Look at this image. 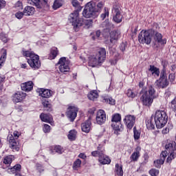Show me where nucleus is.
Instances as JSON below:
<instances>
[{"instance_id": "f257e3e1", "label": "nucleus", "mask_w": 176, "mask_h": 176, "mask_svg": "<svg viewBox=\"0 0 176 176\" xmlns=\"http://www.w3.org/2000/svg\"><path fill=\"white\" fill-rule=\"evenodd\" d=\"M104 5L105 3L103 1L96 3L95 1H91L86 3L82 11V16L85 19H97L98 14H100L101 10L104 8Z\"/></svg>"}, {"instance_id": "f03ea898", "label": "nucleus", "mask_w": 176, "mask_h": 176, "mask_svg": "<svg viewBox=\"0 0 176 176\" xmlns=\"http://www.w3.org/2000/svg\"><path fill=\"white\" fill-rule=\"evenodd\" d=\"M69 20L74 27V30L76 32H78L80 30V27L89 30L91 27H93V19H85L83 18H79V11H74L69 16Z\"/></svg>"}, {"instance_id": "7ed1b4c3", "label": "nucleus", "mask_w": 176, "mask_h": 176, "mask_svg": "<svg viewBox=\"0 0 176 176\" xmlns=\"http://www.w3.org/2000/svg\"><path fill=\"white\" fill-rule=\"evenodd\" d=\"M21 53L26 58L27 63L32 69L36 70L41 68V60L38 54L33 51L26 50L25 48H22Z\"/></svg>"}, {"instance_id": "20e7f679", "label": "nucleus", "mask_w": 176, "mask_h": 176, "mask_svg": "<svg viewBox=\"0 0 176 176\" xmlns=\"http://www.w3.org/2000/svg\"><path fill=\"white\" fill-rule=\"evenodd\" d=\"M107 58V50L105 48H100L96 54L89 56L88 65L89 67H97L102 64Z\"/></svg>"}, {"instance_id": "39448f33", "label": "nucleus", "mask_w": 176, "mask_h": 176, "mask_svg": "<svg viewBox=\"0 0 176 176\" xmlns=\"http://www.w3.org/2000/svg\"><path fill=\"white\" fill-rule=\"evenodd\" d=\"M154 118V122L157 129H162L167 124L168 120V116L167 113L163 110H158L155 112Z\"/></svg>"}, {"instance_id": "423d86ee", "label": "nucleus", "mask_w": 176, "mask_h": 176, "mask_svg": "<svg viewBox=\"0 0 176 176\" xmlns=\"http://www.w3.org/2000/svg\"><path fill=\"white\" fill-rule=\"evenodd\" d=\"M28 3L32 6H36L38 12H47L50 9L48 0H28Z\"/></svg>"}, {"instance_id": "0eeeda50", "label": "nucleus", "mask_w": 176, "mask_h": 176, "mask_svg": "<svg viewBox=\"0 0 176 176\" xmlns=\"http://www.w3.org/2000/svg\"><path fill=\"white\" fill-rule=\"evenodd\" d=\"M20 137V133L19 131H14L13 135L9 134L7 140L9 142L10 149H12L13 152H19L20 147L19 146V142L16 140Z\"/></svg>"}, {"instance_id": "6e6552de", "label": "nucleus", "mask_w": 176, "mask_h": 176, "mask_svg": "<svg viewBox=\"0 0 176 176\" xmlns=\"http://www.w3.org/2000/svg\"><path fill=\"white\" fill-rule=\"evenodd\" d=\"M140 94V101L142 102L143 105H145L146 107H151L153 102V99L148 94V90L146 88H143Z\"/></svg>"}, {"instance_id": "1a4fd4ad", "label": "nucleus", "mask_w": 176, "mask_h": 176, "mask_svg": "<svg viewBox=\"0 0 176 176\" xmlns=\"http://www.w3.org/2000/svg\"><path fill=\"white\" fill-rule=\"evenodd\" d=\"M58 64L59 65V70L62 74L67 75V72H69L71 68H69V60H67L66 57H61Z\"/></svg>"}, {"instance_id": "9d476101", "label": "nucleus", "mask_w": 176, "mask_h": 176, "mask_svg": "<svg viewBox=\"0 0 176 176\" xmlns=\"http://www.w3.org/2000/svg\"><path fill=\"white\" fill-rule=\"evenodd\" d=\"M112 13L113 21H114V23H117V24H119V23H122L123 15L122 14V12L120 11V6H119V5H113Z\"/></svg>"}, {"instance_id": "9b49d317", "label": "nucleus", "mask_w": 176, "mask_h": 176, "mask_svg": "<svg viewBox=\"0 0 176 176\" xmlns=\"http://www.w3.org/2000/svg\"><path fill=\"white\" fill-rule=\"evenodd\" d=\"M165 148L166 151H168V153L170 154V155L168 157L166 160L167 163H170L171 160L175 159L176 154L174 152L176 150L175 143L173 142H168L165 145Z\"/></svg>"}, {"instance_id": "f8f14e48", "label": "nucleus", "mask_w": 176, "mask_h": 176, "mask_svg": "<svg viewBox=\"0 0 176 176\" xmlns=\"http://www.w3.org/2000/svg\"><path fill=\"white\" fill-rule=\"evenodd\" d=\"M138 41L140 43L151 45V42H152V38L151 37V33H149V31L142 30L140 32L138 36Z\"/></svg>"}, {"instance_id": "ddd939ff", "label": "nucleus", "mask_w": 176, "mask_h": 176, "mask_svg": "<svg viewBox=\"0 0 176 176\" xmlns=\"http://www.w3.org/2000/svg\"><path fill=\"white\" fill-rule=\"evenodd\" d=\"M155 86L159 89H165L168 86V81L167 80V74L162 71L160 74V78L155 82Z\"/></svg>"}, {"instance_id": "4468645a", "label": "nucleus", "mask_w": 176, "mask_h": 176, "mask_svg": "<svg viewBox=\"0 0 176 176\" xmlns=\"http://www.w3.org/2000/svg\"><path fill=\"white\" fill-rule=\"evenodd\" d=\"M36 91V93H38L39 97H42V98H45L44 100H47V98H50V97H53L55 93L51 89H45V88H37Z\"/></svg>"}, {"instance_id": "2eb2a0df", "label": "nucleus", "mask_w": 176, "mask_h": 176, "mask_svg": "<svg viewBox=\"0 0 176 176\" xmlns=\"http://www.w3.org/2000/svg\"><path fill=\"white\" fill-rule=\"evenodd\" d=\"M27 97V94L21 91H17L14 94H12L11 98L12 101L14 102V104H17L19 102H23L25 100Z\"/></svg>"}, {"instance_id": "dca6fc26", "label": "nucleus", "mask_w": 176, "mask_h": 176, "mask_svg": "<svg viewBox=\"0 0 176 176\" xmlns=\"http://www.w3.org/2000/svg\"><path fill=\"white\" fill-rule=\"evenodd\" d=\"M124 124L126 126L127 129L131 130L134 127L135 124V116L132 115H127L124 118Z\"/></svg>"}, {"instance_id": "f3484780", "label": "nucleus", "mask_w": 176, "mask_h": 176, "mask_svg": "<svg viewBox=\"0 0 176 176\" xmlns=\"http://www.w3.org/2000/svg\"><path fill=\"white\" fill-rule=\"evenodd\" d=\"M96 123L98 124H104L105 122H107V113L104 110H99L96 113Z\"/></svg>"}, {"instance_id": "a211bd4d", "label": "nucleus", "mask_w": 176, "mask_h": 176, "mask_svg": "<svg viewBox=\"0 0 176 176\" xmlns=\"http://www.w3.org/2000/svg\"><path fill=\"white\" fill-rule=\"evenodd\" d=\"M66 115L71 122H74L78 115V109L74 106H70L66 112Z\"/></svg>"}, {"instance_id": "6ab92c4d", "label": "nucleus", "mask_w": 176, "mask_h": 176, "mask_svg": "<svg viewBox=\"0 0 176 176\" xmlns=\"http://www.w3.org/2000/svg\"><path fill=\"white\" fill-rule=\"evenodd\" d=\"M81 130L83 133H90V130H91V118H88L81 124Z\"/></svg>"}, {"instance_id": "aec40b11", "label": "nucleus", "mask_w": 176, "mask_h": 176, "mask_svg": "<svg viewBox=\"0 0 176 176\" xmlns=\"http://www.w3.org/2000/svg\"><path fill=\"white\" fill-rule=\"evenodd\" d=\"M111 127L113 129L112 132L116 135H120V133L123 131V125L121 122L111 123Z\"/></svg>"}, {"instance_id": "412c9836", "label": "nucleus", "mask_w": 176, "mask_h": 176, "mask_svg": "<svg viewBox=\"0 0 176 176\" xmlns=\"http://www.w3.org/2000/svg\"><path fill=\"white\" fill-rule=\"evenodd\" d=\"M41 104L45 112H53V104L50 103L49 99H42Z\"/></svg>"}, {"instance_id": "4be33fe9", "label": "nucleus", "mask_w": 176, "mask_h": 176, "mask_svg": "<svg viewBox=\"0 0 176 176\" xmlns=\"http://www.w3.org/2000/svg\"><path fill=\"white\" fill-rule=\"evenodd\" d=\"M11 174H14V176H23L21 175V165L16 164L14 166L8 168Z\"/></svg>"}, {"instance_id": "5701e85b", "label": "nucleus", "mask_w": 176, "mask_h": 176, "mask_svg": "<svg viewBox=\"0 0 176 176\" xmlns=\"http://www.w3.org/2000/svg\"><path fill=\"white\" fill-rule=\"evenodd\" d=\"M21 89L22 91H32L34 89V82L32 81H28L21 84Z\"/></svg>"}, {"instance_id": "b1692460", "label": "nucleus", "mask_w": 176, "mask_h": 176, "mask_svg": "<svg viewBox=\"0 0 176 176\" xmlns=\"http://www.w3.org/2000/svg\"><path fill=\"white\" fill-rule=\"evenodd\" d=\"M50 152H51L52 155H54V153L63 155V153H64V148L60 145L51 146L50 147Z\"/></svg>"}, {"instance_id": "393cba45", "label": "nucleus", "mask_w": 176, "mask_h": 176, "mask_svg": "<svg viewBox=\"0 0 176 176\" xmlns=\"http://www.w3.org/2000/svg\"><path fill=\"white\" fill-rule=\"evenodd\" d=\"M140 152H141V147L137 146L135 148L134 152L132 153V155L130 157L131 162H137L138 159H140V156H141Z\"/></svg>"}, {"instance_id": "a878e982", "label": "nucleus", "mask_w": 176, "mask_h": 176, "mask_svg": "<svg viewBox=\"0 0 176 176\" xmlns=\"http://www.w3.org/2000/svg\"><path fill=\"white\" fill-rule=\"evenodd\" d=\"M119 38H120V32L119 30H114L111 32V43L116 45V43H118V41L119 40Z\"/></svg>"}, {"instance_id": "bb28decb", "label": "nucleus", "mask_w": 176, "mask_h": 176, "mask_svg": "<svg viewBox=\"0 0 176 176\" xmlns=\"http://www.w3.org/2000/svg\"><path fill=\"white\" fill-rule=\"evenodd\" d=\"M154 40L160 45H166L167 43V39L163 38V36L159 32L155 33Z\"/></svg>"}, {"instance_id": "cd10ccee", "label": "nucleus", "mask_w": 176, "mask_h": 176, "mask_svg": "<svg viewBox=\"0 0 176 176\" xmlns=\"http://www.w3.org/2000/svg\"><path fill=\"white\" fill-rule=\"evenodd\" d=\"M104 25H105V28L102 30V35L104 38H108L111 35V23L104 22Z\"/></svg>"}, {"instance_id": "c85d7f7f", "label": "nucleus", "mask_w": 176, "mask_h": 176, "mask_svg": "<svg viewBox=\"0 0 176 176\" xmlns=\"http://www.w3.org/2000/svg\"><path fill=\"white\" fill-rule=\"evenodd\" d=\"M15 159L16 157H14V155H9L4 157V158L3 159V164H6V166H8V167H10V166L13 162V160H14Z\"/></svg>"}, {"instance_id": "c756f323", "label": "nucleus", "mask_w": 176, "mask_h": 176, "mask_svg": "<svg viewBox=\"0 0 176 176\" xmlns=\"http://www.w3.org/2000/svg\"><path fill=\"white\" fill-rule=\"evenodd\" d=\"M25 16H33L35 13V8L31 6H27L23 9Z\"/></svg>"}, {"instance_id": "7c9ffc66", "label": "nucleus", "mask_w": 176, "mask_h": 176, "mask_svg": "<svg viewBox=\"0 0 176 176\" xmlns=\"http://www.w3.org/2000/svg\"><path fill=\"white\" fill-rule=\"evenodd\" d=\"M58 54V48H57V47H52L50 50V53L48 56L49 60H54Z\"/></svg>"}, {"instance_id": "2f4dec72", "label": "nucleus", "mask_w": 176, "mask_h": 176, "mask_svg": "<svg viewBox=\"0 0 176 176\" xmlns=\"http://www.w3.org/2000/svg\"><path fill=\"white\" fill-rule=\"evenodd\" d=\"M40 119L42 122H45V123H52V120H53L52 116L45 113H41Z\"/></svg>"}, {"instance_id": "473e14b6", "label": "nucleus", "mask_w": 176, "mask_h": 176, "mask_svg": "<svg viewBox=\"0 0 176 176\" xmlns=\"http://www.w3.org/2000/svg\"><path fill=\"white\" fill-rule=\"evenodd\" d=\"M98 162L100 164H109V163H111V159L105 156L104 154H102L98 158Z\"/></svg>"}, {"instance_id": "72a5a7b5", "label": "nucleus", "mask_w": 176, "mask_h": 176, "mask_svg": "<svg viewBox=\"0 0 176 176\" xmlns=\"http://www.w3.org/2000/svg\"><path fill=\"white\" fill-rule=\"evenodd\" d=\"M123 166L122 164H116L115 169V176H123Z\"/></svg>"}, {"instance_id": "f704fd0d", "label": "nucleus", "mask_w": 176, "mask_h": 176, "mask_svg": "<svg viewBox=\"0 0 176 176\" xmlns=\"http://www.w3.org/2000/svg\"><path fill=\"white\" fill-rule=\"evenodd\" d=\"M98 92L97 90H92L87 94V98L91 101H94L96 99H97L98 97H99Z\"/></svg>"}, {"instance_id": "c9c22d12", "label": "nucleus", "mask_w": 176, "mask_h": 176, "mask_svg": "<svg viewBox=\"0 0 176 176\" xmlns=\"http://www.w3.org/2000/svg\"><path fill=\"white\" fill-rule=\"evenodd\" d=\"M147 93H148V96L151 97L153 100L157 98V95H156V89H155V88L151 85L148 86Z\"/></svg>"}, {"instance_id": "e433bc0d", "label": "nucleus", "mask_w": 176, "mask_h": 176, "mask_svg": "<svg viewBox=\"0 0 176 176\" xmlns=\"http://www.w3.org/2000/svg\"><path fill=\"white\" fill-rule=\"evenodd\" d=\"M78 134V131L75 129L70 130L69 131V134L67 135V138L69 141H75L76 140V135Z\"/></svg>"}, {"instance_id": "4c0bfd02", "label": "nucleus", "mask_w": 176, "mask_h": 176, "mask_svg": "<svg viewBox=\"0 0 176 176\" xmlns=\"http://www.w3.org/2000/svg\"><path fill=\"white\" fill-rule=\"evenodd\" d=\"M155 118L153 116H151V118L150 120H148L146 122V126L148 130H153L155 129Z\"/></svg>"}, {"instance_id": "58836bf2", "label": "nucleus", "mask_w": 176, "mask_h": 176, "mask_svg": "<svg viewBox=\"0 0 176 176\" xmlns=\"http://www.w3.org/2000/svg\"><path fill=\"white\" fill-rule=\"evenodd\" d=\"M148 71H150L154 76H159V75H160V71H159V69L155 67V65H150Z\"/></svg>"}, {"instance_id": "ea45409f", "label": "nucleus", "mask_w": 176, "mask_h": 176, "mask_svg": "<svg viewBox=\"0 0 176 176\" xmlns=\"http://www.w3.org/2000/svg\"><path fill=\"white\" fill-rule=\"evenodd\" d=\"M63 3H64L63 0H54V4L52 6L54 10H57V9H60V8L63 6Z\"/></svg>"}, {"instance_id": "a19ab883", "label": "nucleus", "mask_w": 176, "mask_h": 176, "mask_svg": "<svg viewBox=\"0 0 176 176\" xmlns=\"http://www.w3.org/2000/svg\"><path fill=\"white\" fill-rule=\"evenodd\" d=\"M112 57H113V60L111 62V64L115 65V64H116V63H118V60H119V58H120L119 52H118L116 51V50H115V49L113 51Z\"/></svg>"}, {"instance_id": "79ce46f5", "label": "nucleus", "mask_w": 176, "mask_h": 176, "mask_svg": "<svg viewBox=\"0 0 176 176\" xmlns=\"http://www.w3.org/2000/svg\"><path fill=\"white\" fill-rule=\"evenodd\" d=\"M122 120V116L120 113L113 115L111 118L112 123H120Z\"/></svg>"}, {"instance_id": "37998d69", "label": "nucleus", "mask_w": 176, "mask_h": 176, "mask_svg": "<svg viewBox=\"0 0 176 176\" xmlns=\"http://www.w3.org/2000/svg\"><path fill=\"white\" fill-rule=\"evenodd\" d=\"M72 6H74V8H78V10H76V11H78V16H79V12H80V10H82V6H80V3H79V1H78V0H72ZM76 11L74 10V12H76Z\"/></svg>"}, {"instance_id": "c03bdc74", "label": "nucleus", "mask_w": 176, "mask_h": 176, "mask_svg": "<svg viewBox=\"0 0 176 176\" xmlns=\"http://www.w3.org/2000/svg\"><path fill=\"white\" fill-rule=\"evenodd\" d=\"M81 165L82 160H80V159L78 158L74 162L72 168L73 170H78V168H79Z\"/></svg>"}, {"instance_id": "a18cd8bd", "label": "nucleus", "mask_w": 176, "mask_h": 176, "mask_svg": "<svg viewBox=\"0 0 176 176\" xmlns=\"http://www.w3.org/2000/svg\"><path fill=\"white\" fill-rule=\"evenodd\" d=\"M166 98L168 100H172L171 101V104L173 105H175L176 101H175V95H174V94L172 93H167L166 94Z\"/></svg>"}, {"instance_id": "49530a36", "label": "nucleus", "mask_w": 176, "mask_h": 176, "mask_svg": "<svg viewBox=\"0 0 176 176\" xmlns=\"http://www.w3.org/2000/svg\"><path fill=\"white\" fill-rule=\"evenodd\" d=\"M0 39L3 43H8L9 42V38H8V34L1 32L0 33Z\"/></svg>"}, {"instance_id": "de8ad7c7", "label": "nucleus", "mask_w": 176, "mask_h": 176, "mask_svg": "<svg viewBox=\"0 0 176 176\" xmlns=\"http://www.w3.org/2000/svg\"><path fill=\"white\" fill-rule=\"evenodd\" d=\"M164 163V158H160V160H157L154 162V166L155 167H157V168H160L162 164Z\"/></svg>"}, {"instance_id": "09e8293b", "label": "nucleus", "mask_w": 176, "mask_h": 176, "mask_svg": "<svg viewBox=\"0 0 176 176\" xmlns=\"http://www.w3.org/2000/svg\"><path fill=\"white\" fill-rule=\"evenodd\" d=\"M133 137L135 140H140V137H141V132L137 130L135 126L133 128Z\"/></svg>"}, {"instance_id": "8fccbe9b", "label": "nucleus", "mask_w": 176, "mask_h": 176, "mask_svg": "<svg viewBox=\"0 0 176 176\" xmlns=\"http://www.w3.org/2000/svg\"><path fill=\"white\" fill-rule=\"evenodd\" d=\"M5 60H6V52H3L2 56L0 57V69L3 67Z\"/></svg>"}, {"instance_id": "3c124183", "label": "nucleus", "mask_w": 176, "mask_h": 176, "mask_svg": "<svg viewBox=\"0 0 176 176\" xmlns=\"http://www.w3.org/2000/svg\"><path fill=\"white\" fill-rule=\"evenodd\" d=\"M171 129H173V125L168 124V125H167V127L164 128L162 130V134H168V133H170V130H171Z\"/></svg>"}, {"instance_id": "603ef678", "label": "nucleus", "mask_w": 176, "mask_h": 176, "mask_svg": "<svg viewBox=\"0 0 176 176\" xmlns=\"http://www.w3.org/2000/svg\"><path fill=\"white\" fill-rule=\"evenodd\" d=\"M50 130H52V126L47 124H44L43 131H44V133H50Z\"/></svg>"}, {"instance_id": "864d4df0", "label": "nucleus", "mask_w": 176, "mask_h": 176, "mask_svg": "<svg viewBox=\"0 0 176 176\" xmlns=\"http://www.w3.org/2000/svg\"><path fill=\"white\" fill-rule=\"evenodd\" d=\"M24 16H25V14H24V11L23 12L19 11L15 14V17L18 19V20H21V19H23Z\"/></svg>"}, {"instance_id": "5fc2aeb1", "label": "nucleus", "mask_w": 176, "mask_h": 176, "mask_svg": "<svg viewBox=\"0 0 176 176\" xmlns=\"http://www.w3.org/2000/svg\"><path fill=\"white\" fill-rule=\"evenodd\" d=\"M15 9L17 10H23V2L18 1L14 6Z\"/></svg>"}, {"instance_id": "6e6d98bb", "label": "nucleus", "mask_w": 176, "mask_h": 176, "mask_svg": "<svg viewBox=\"0 0 176 176\" xmlns=\"http://www.w3.org/2000/svg\"><path fill=\"white\" fill-rule=\"evenodd\" d=\"M126 96L131 98H135V96H137V94L135 93H134L133 91V90L131 89H128L127 93H126Z\"/></svg>"}, {"instance_id": "4d7b16f0", "label": "nucleus", "mask_w": 176, "mask_h": 176, "mask_svg": "<svg viewBox=\"0 0 176 176\" xmlns=\"http://www.w3.org/2000/svg\"><path fill=\"white\" fill-rule=\"evenodd\" d=\"M107 16H109V12L107 11V8H104V13L100 15V19H102V20H105V19H107Z\"/></svg>"}, {"instance_id": "13d9d810", "label": "nucleus", "mask_w": 176, "mask_h": 176, "mask_svg": "<svg viewBox=\"0 0 176 176\" xmlns=\"http://www.w3.org/2000/svg\"><path fill=\"white\" fill-rule=\"evenodd\" d=\"M149 174L151 176H157V175H159V170L153 168V169L150 170Z\"/></svg>"}, {"instance_id": "bf43d9fd", "label": "nucleus", "mask_w": 176, "mask_h": 176, "mask_svg": "<svg viewBox=\"0 0 176 176\" xmlns=\"http://www.w3.org/2000/svg\"><path fill=\"white\" fill-rule=\"evenodd\" d=\"M98 152H100V155H104V153L105 152V149L104 148V145L99 144L98 146Z\"/></svg>"}, {"instance_id": "052dcab7", "label": "nucleus", "mask_w": 176, "mask_h": 176, "mask_svg": "<svg viewBox=\"0 0 176 176\" xmlns=\"http://www.w3.org/2000/svg\"><path fill=\"white\" fill-rule=\"evenodd\" d=\"M102 102H106L107 104H111V99L107 95L102 97Z\"/></svg>"}, {"instance_id": "680f3d73", "label": "nucleus", "mask_w": 176, "mask_h": 176, "mask_svg": "<svg viewBox=\"0 0 176 176\" xmlns=\"http://www.w3.org/2000/svg\"><path fill=\"white\" fill-rule=\"evenodd\" d=\"M167 155H168V151H162L160 155V159H164V162L166 160V157H167Z\"/></svg>"}, {"instance_id": "e2e57ef3", "label": "nucleus", "mask_w": 176, "mask_h": 176, "mask_svg": "<svg viewBox=\"0 0 176 176\" xmlns=\"http://www.w3.org/2000/svg\"><path fill=\"white\" fill-rule=\"evenodd\" d=\"M91 156H94V157H97L98 156V159H100V156H101V153L97 151H94L91 152Z\"/></svg>"}, {"instance_id": "0e129e2a", "label": "nucleus", "mask_w": 176, "mask_h": 176, "mask_svg": "<svg viewBox=\"0 0 176 176\" xmlns=\"http://www.w3.org/2000/svg\"><path fill=\"white\" fill-rule=\"evenodd\" d=\"M126 47H127V43H122L120 45V49L122 52H124V50H126Z\"/></svg>"}, {"instance_id": "69168bd1", "label": "nucleus", "mask_w": 176, "mask_h": 176, "mask_svg": "<svg viewBox=\"0 0 176 176\" xmlns=\"http://www.w3.org/2000/svg\"><path fill=\"white\" fill-rule=\"evenodd\" d=\"M78 157L80 159H82V160H86L87 159V155L85 153H80L78 155Z\"/></svg>"}, {"instance_id": "338daca9", "label": "nucleus", "mask_w": 176, "mask_h": 176, "mask_svg": "<svg viewBox=\"0 0 176 176\" xmlns=\"http://www.w3.org/2000/svg\"><path fill=\"white\" fill-rule=\"evenodd\" d=\"M6 6V1L5 0H0V10L5 8Z\"/></svg>"}, {"instance_id": "774afa93", "label": "nucleus", "mask_w": 176, "mask_h": 176, "mask_svg": "<svg viewBox=\"0 0 176 176\" xmlns=\"http://www.w3.org/2000/svg\"><path fill=\"white\" fill-rule=\"evenodd\" d=\"M169 80L171 82V83H173V82L175 80V74H169Z\"/></svg>"}]
</instances>
